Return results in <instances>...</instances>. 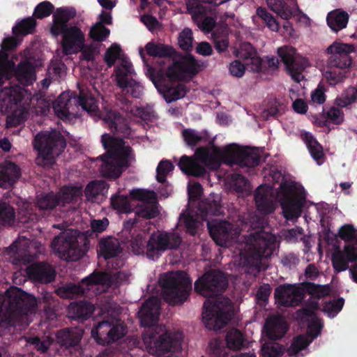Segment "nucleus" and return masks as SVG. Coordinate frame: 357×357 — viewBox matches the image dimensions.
<instances>
[{
  "mask_svg": "<svg viewBox=\"0 0 357 357\" xmlns=\"http://www.w3.org/2000/svg\"><path fill=\"white\" fill-rule=\"evenodd\" d=\"M195 156H181L178 166L186 175L203 178L208 174L205 167L215 170L223 163L231 167H255L261 160L257 149L234 144L225 146L222 150L216 146H213L211 149L201 146L196 149Z\"/></svg>",
  "mask_w": 357,
  "mask_h": 357,
  "instance_id": "obj_1",
  "label": "nucleus"
},
{
  "mask_svg": "<svg viewBox=\"0 0 357 357\" xmlns=\"http://www.w3.org/2000/svg\"><path fill=\"white\" fill-rule=\"evenodd\" d=\"M103 121L105 126L116 137L106 132L101 136V143L106 151L100 155L102 162L100 172L104 177L116 179L130 166L134 158L133 150L130 146H126L123 139L130 136L131 128L128 119L115 110L108 111Z\"/></svg>",
  "mask_w": 357,
  "mask_h": 357,
  "instance_id": "obj_2",
  "label": "nucleus"
},
{
  "mask_svg": "<svg viewBox=\"0 0 357 357\" xmlns=\"http://www.w3.org/2000/svg\"><path fill=\"white\" fill-rule=\"evenodd\" d=\"M229 284L227 275L219 270H210L195 282V291L207 298L203 306V321L209 330L223 328L234 316V306L228 298L220 296Z\"/></svg>",
  "mask_w": 357,
  "mask_h": 357,
  "instance_id": "obj_3",
  "label": "nucleus"
},
{
  "mask_svg": "<svg viewBox=\"0 0 357 357\" xmlns=\"http://www.w3.org/2000/svg\"><path fill=\"white\" fill-rule=\"evenodd\" d=\"M160 311L159 300L152 296L145 301L138 312L142 326L149 327L142 335L144 344L149 354L153 356L176 352L182 349L181 332H170L165 326L157 325Z\"/></svg>",
  "mask_w": 357,
  "mask_h": 357,
  "instance_id": "obj_4",
  "label": "nucleus"
},
{
  "mask_svg": "<svg viewBox=\"0 0 357 357\" xmlns=\"http://www.w3.org/2000/svg\"><path fill=\"white\" fill-rule=\"evenodd\" d=\"M8 305L3 312V298L0 296V328H8L15 324L17 317L32 313L36 310L37 301L34 296L13 287L6 291Z\"/></svg>",
  "mask_w": 357,
  "mask_h": 357,
  "instance_id": "obj_5",
  "label": "nucleus"
},
{
  "mask_svg": "<svg viewBox=\"0 0 357 357\" xmlns=\"http://www.w3.org/2000/svg\"><path fill=\"white\" fill-rule=\"evenodd\" d=\"M181 241V238L176 233L152 234L148 241H146L144 234H139L132 237L130 246L135 255H144L146 251V257L149 259L155 260L165 250L178 248Z\"/></svg>",
  "mask_w": 357,
  "mask_h": 357,
  "instance_id": "obj_6",
  "label": "nucleus"
},
{
  "mask_svg": "<svg viewBox=\"0 0 357 357\" xmlns=\"http://www.w3.org/2000/svg\"><path fill=\"white\" fill-rule=\"evenodd\" d=\"M90 240L78 230L67 229L55 236L51 247L59 257L66 261H77L89 249Z\"/></svg>",
  "mask_w": 357,
  "mask_h": 357,
  "instance_id": "obj_7",
  "label": "nucleus"
},
{
  "mask_svg": "<svg viewBox=\"0 0 357 357\" xmlns=\"http://www.w3.org/2000/svg\"><path fill=\"white\" fill-rule=\"evenodd\" d=\"M331 54L327 60L328 70L324 76L330 85H336L347 77L352 63L350 53L355 52L354 45L335 42L326 49Z\"/></svg>",
  "mask_w": 357,
  "mask_h": 357,
  "instance_id": "obj_8",
  "label": "nucleus"
},
{
  "mask_svg": "<svg viewBox=\"0 0 357 357\" xmlns=\"http://www.w3.org/2000/svg\"><path fill=\"white\" fill-rule=\"evenodd\" d=\"M158 57L173 58L172 64L167 67L165 72L170 82L181 80L186 75L192 77L200 70V66L193 55H183L167 45L159 43Z\"/></svg>",
  "mask_w": 357,
  "mask_h": 357,
  "instance_id": "obj_9",
  "label": "nucleus"
},
{
  "mask_svg": "<svg viewBox=\"0 0 357 357\" xmlns=\"http://www.w3.org/2000/svg\"><path fill=\"white\" fill-rule=\"evenodd\" d=\"M164 300L171 305H182L189 298L192 281L182 271L169 272L159 280Z\"/></svg>",
  "mask_w": 357,
  "mask_h": 357,
  "instance_id": "obj_10",
  "label": "nucleus"
},
{
  "mask_svg": "<svg viewBox=\"0 0 357 357\" xmlns=\"http://www.w3.org/2000/svg\"><path fill=\"white\" fill-rule=\"evenodd\" d=\"M276 248L275 236L261 229L249 236L245 248V257L248 264L259 268L261 260L270 257Z\"/></svg>",
  "mask_w": 357,
  "mask_h": 357,
  "instance_id": "obj_11",
  "label": "nucleus"
},
{
  "mask_svg": "<svg viewBox=\"0 0 357 357\" xmlns=\"http://www.w3.org/2000/svg\"><path fill=\"white\" fill-rule=\"evenodd\" d=\"M66 146L64 137L56 130L40 132L33 140V147L38 151V165L51 167L55 163L54 155H60Z\"/></svg>",
  "mask_w": 357,
  "mask_h": 357,
  "instance_id": "obj_12",
  "label": "nucleus"
},
{
  "mask_svg": "<svg viewBox=\"0 0 357 357\" xmlns=\"http://www.w3.org/2000/svg\"><path fill=\"white\" fill-rule=\"evenodd\" d=\"M139 54L144 62L147 66V74L150 79L153 82L158 91L163 95L165 101L168 103L176 101L183 98L187 93L186 86L178 83L176 86H172L166 82V73L156 71L155 68L150 66L146 60L144 50H139Z\"/></svg>",
  "mask_w": 357,
  "mask_h": 357,
  "instance_id": "obj_13",
  "label": "nucleus"
},
{
  "mask_svg": "<svg viewBox=\"0 0 357 357\" xmlns=\"http://www.w3.org/2000/svg\"><path fill=\"white\" fill-rule=\"evenodd\" d=\"M127 333V328L120 319L111 317L99 322L91 331L92 336L97 343L109 344L121 338Z\"/></svg>",
  "mask_w": 357,
  "mask_h": 357,
  "instance_id": "obj_14",
  "label": "nucleus"
},
{
  "mask_svg": "<svg viewBox=\"0 0 357 357\" xmlns=\"http://www.w3.org/2000/svg\"><path fill=\"white\" fill-rule=\"evenodd\" d=\"M277 53L291 79L297 83L301 82L304 78L303 72L309 65L308 60L298 54L296 50L291 47H280Z\"/></svg>",
  "mask_w": 357,
  "mask_h": 357,
  "instance_id": "obj_15",
  "label": "nucleus"
},
{
  "mask_svg": "<svg viewBox=\"0 0 357 357\" xmlns=\"http://www.w3.org/2000/svg\"><path fill=\"white\" fill-rule=\"evenodd\" d=\"M207 227L213 240L220 246L229 245L238 237L236 229L227 220H208Z\"/></svg>",
  "mask_w": 357,
  "mask_h": 357,
  "instance_id": "obj_16",
  "label": "nucleus"
},
{
  "mask_svg": "<svg viewBox=\"0 0 357 357\" xmlns=\"http://www.w3.org/2000/svg\"><path fill=\"white\" fill-rule=\"evenodd\" d=\"M42 66L39 57L33 54L29 53L16 66L15 75L17 81L22 85L29 86L36 79V68Z\"/></svg>",
  "mask_w": 357,
  "mask_h": 357,
  "instance_id": "obj_17",
  "label": "nucleus"
},
{
  "mask_svg": "<svg viewBox=\"0 0 357 357\" xmlns=\"http://www.w3.org/2000/svg\"><path fill=\"white\" fill-rule=\"evenodd\" d=\"M188 13L197 26L204 32H211L215 25L213 17L206 16L207 10L200 0H185Z\"/></svg>",
  "mask_w": 357,
  "mask_h": 357,
  "instance_id": "obj_18",
  "label": "nucleus"
},
{
  "mask_svg": "<svg viewBox=\"0 0 357 357\" xmlns=\"http://www.w3.org/2000/svg\"><path fill=\"white\" fill-rule=\"evenodd\" d=\"M132 73V65L128 63H123L120 67L115 68V75L117 86L123 92L130 93L132 97L138 98L142 93V86L133 79H129L128 75Z\"/></svg>",
  "mask_w": 357,
  "mask_h": 357,
  "instance_id": "obj_19",
  "label": "nucleus"
},
{
  "mask_svg": "<svg viewBox=\"0 0 357 357\" xmlns=\"http://www.w3.org/2000/svg\"><path fill=\"white\" fill-rule=\"evenodd\" d=\"M124 278V273L120 271L112 274L106 271L95 270L82 280V284L84 286L85 290H89L91 287L96 285L109 288L113 285H119Z\"/></svg>",
  "mask_w": 357,
  "mask_h": 357,
  "instance_id": "obj_20",
  "label": "nucleus"
},
{
  "mask_svg": "<svg viewBox=\"0 0 357 357\" xmlns=\"http://www.w3.org/2000/svg\"><path fill=\"white\" fill-rule=\"evenodd\" d=\"M301 289L294 284H283L275 289L274 296L283 307H296L301 303Z\"/></svg>",
  "mask_w": 357,
  "mask_h": 357,
  "instance_id": "obj_21",
  "label": "nucleus"
},
{
  "mask_svg": "<svg viewBox=\"0 0 357 357\" xmlns=\"http://www.w3.org/2000/svg\"><path fill=\"white\" fill-rule=\"evenodd\" d=\"M60 35L62 36L61 45L65 54H69L84 47L85 36L78 26H70L64 29Z\"/></svg>",
  "mask_w": 357,
  "mask_h": 357,
  "instance_id": "obj_22",
  "label": "nucleus"
},
{
  "mask_svg": "<svg viewBox=\"0 0 357 357\" xmlns=\"http://www.w3.org/2000/svg\"><path fill=\"white\" fill-rule=\"evenodd\" d=\"M332 264L335 272L340 273L349 268V262L357 261V245L347 243L343 251H337L332 255Z\"/></svg>",
  "mask_w": 357,
  "mask_h": 357,
  "instance_id": "obj_23",
  "label": "nucleus"
},
{
  "mask_svg": "<svg viewBox=\"0 0 357 357\" xmlns=\"http://www.w3.org/2000/svg\"><path fill=\"white\" fill-rule=\"evenodd\" d=\"M77 11L73 7L57 8L53 14L52 24L50 27V32L52 36L57 37L62 33V31L69 27L68 23L75 18Z\"/></svg>",
  "mask_w": 357,
  "mask_h": 357,
  "instance_id": "obj_24",
  "label": "nucleus"
},
{
  "mask_svg": "<svg viewBox=\"0 0 357 357\" xmlns=\"http://www.w3.org/2000/svg\"><path fill=\"white\" fill-rule=\"evenodd\" d=\"M122 251L120 243L115 237L107 236L98 241V255L105 260L118 257Z\"/></svg>",
  "mask_w": 357,
  "mask_h": 357,
  "instance_id": "obj_25",
  "label": "nucleus"
},
{
  "mask_svg": "<svg viewBox=\"0 0 357 357\" xmlns=\"http://www.w3.org/2000/svg\"><path fill=\"white\" fill-rule=\"evenodd\" d=\"M21 169L15 163L6 160L0 165V186L11 187L20 177Z\"/></svg>",
  "mask_w": 357,
  "mask_h": 357,
  "instance_id": "obj_26",
  "label": "nucleus"
},
{
  "mask_svg": "<svg viewBox=\"0 0 357 357\" xmlns=\"http://www.w3.org/2000/svg\"><path fill=\"white\" fill-rule=\"evenodd\" d=\"M56 338L61 348L70 349L79 344L82 332L77 328H66L57 331Z\"/></svg>",
  "mask_w": 357,
  "mask_h": 357,
  "instance_id": "obj_27",
  "label": "nucleus"
},
{
  "mask_svg": "<svg viewBox=\"0 0 357 357\" xmlns=\"http://www.w3.org/2000/svg\"><path fill=\"white\" fill-rule=\"evenodd\" d=\"M255 201L257 209L264 215H268L275 211V206L270 190L259 186L255 193Z\"/></svg>",
  "mask_w": 357,
  "mask_h": 357,
  "instance_id": "obj_28",
  "label": "nucleus"
},
{
  "mask_svg": "<svg viewBox=\"0 0 357 357\" xmlns=\"http://www.w3.org/2000/svg\"><path fill=\"white\" fill-rule=\"evenodd\" d=\"M237 56L243 59L245 64L250 66L252 71L257 73L264 71V61L256 55L255 49L250 43L243 45Z\"/></svg>",
  "mask_w": 357,
  "mask_h": 357,
  "instance_id": "obj_29",
  "label": "nucleus"
},
{
  "mask_svg": "<svg viewBox=\"0 0 357 357\" xmlns=\"http://www.w3.org/2000/svg\"><path fill=\"white\" fill-rule=\"evenodd\" d=\"M220 201V197H217V199L209 197L199 202L197 212L203 220H207L208 216H218L222 213Z\"/></svg>",
  "mask_w": 357,
  "mask_h": 357,
  "instance_id": "obj_30",
  "label": "nucleus"
},
{
  "mask_svg": "<svg viewBox=\"0 0 357 357\" xmlns=\"http://www.w3.org/2000/svg\"><path fill=\"white\" fill-rule=\"evenodd\" d=\"M93 311V305L87 301L72 303L68 308V317L74 320H86L91 317Z\"/></svg>",
  "mask_w": 357,
  "mask_h": 357,
  "instance_id": "obj_31",
  "label": "nucleus"
},
{
  "mask_svg": "<svg viewBox=\"0 0 357 357\" xmlns=\"http://www.w3.org/2000/svg\"><path fill=\"white\" fill-rule=\"evenodd\" d=\"M264 329L268 337L273 340L281 339L287 333V324L279 317H273L266 320Z\"/></svg>",
  "mask_w": 357,
  "mask_h": 357,
  "instance_id": "obj_32",
  "label": "nucleus"
},
{
  "mask_svg": "<svg viewBox=\"0 0 357 357\" xmlns=\"http://www.w3.org/2000/svg\"><path fill=\"white\" fill-rule=\"evenodd\" d=\"M28 273L34 280L43 283H50L54 280V270L42 263L35 264L28 268Z\"/></svg>",
  "mask_w": 357,
  "mask_h": 357,
  "instance_id": "obj_33",
  "label": "nucleus"
},
{
  "mask_svg": "<svg viewBox=\"0 0 357 357\" xmlns=\"http://www.w3.org/2000/svg\"><path fill=\"white\" fill-rule=\"evenodd\" d=\"M284 217L291 220L300 216L303 205V200L298 196L280 201Z\"/></svg>",
  "mask_w": 357,
  "mask_h": 357,
  "instance_id": "obj_34",
  "label": "nucleus"
},
{
  "mask_svg": "<svg viewBox=\"0 0 357 357\" xmlns=\"http://www.w3.org/2000/svg\"><path fill=\"white\" fill-rule=\"evenodd\" d=\"M301 287H298L299 289H301V301L303 298L304 294L305 293L309 294L313 298H316L317 299L321 298V297L328 296L331 292L330 287L326 285H320L316 284L313 282H304L301 283Z\"/></svg>",
  "mask_w": 357,
  "mask_h": 357,
  "instance_id": "obj_35",
  "label": "nucleus"
},
{
  "mask_svg": "<svg viewBox=\"0 0 357 357\" xmlns=\"http://www.w3.org/2000/svg\"><path fill=\"white\" fill-rule=\"evenodd\" d=\"M56 194L59 197V206H65L66 204L76 203L81 199L82 189L77 186H64Z\"/></svg>",
  "mask_w": 357,
  "mask_h": 357,
  "instance_id": "obj_36",
  "label": "nucleus"
},
{
  "mask_svg": "<svg viewBox=\"0 0 357 357\" xmlns=\"http://www.w3.org/2000/svg\"><path fill=\"white\" fill-rule=\"evenodd\" d=\"M36 204L41 211H52L59 206V197L54 192L41 193L36 197Z\"/></svg>",
  "mask_w": 357,
  "mask_h": 357,
  "instance_id": "obj_37",
  "label": "nucleus"
},
{
  "mask_svg": "<svg viewBox=\"0 0 357 357\" xmlns=\"http://www.w3.org/2000/svg\"><path fill=\"white\" fill-rule=\"evenodd\" d=\"M349 15L345 11L334 10L327 15L328 26L335 32L343 29L347 26Z\"/></svg>",
  "mask_w": 357,
  "mask_h": 357,
  "instance_id": "obj_38",
  "label": "nucleus"
},
{
  "mask_svg": "<svg viewBox=\"0 0 357 357\" xmlns=\"http://www.w3.org/2000/svg\"><path fill=\"white\" fill-rule=\"evenodd\" d=\"M305 142L312 158L318 165H321L324 158L322 146L308 132L305 135Z\"/></svg>",
  "mask_w": 357,
  "mask_h": 357,
  "instance_id": "obj_39",
  "label": "nucleus"
},
{
  "mask_svg": "<svg viewBox=\"0 0 357 357\" xmlns=\"http://www.w3.org/2000/svg\"><path fill=\"white\" fill-rule=\"evenodd\" d=\"M110 203L112 208L119 213L127 214L133 211L130 199L127 195H120L117 192L111 197Z\"/></svg>",
  "mask_w": 357,
  "mask_h": 357,
  "instance_id": "obj_40",
  "label": "nucleus"
},
{
  "mask_svg": "<svg viewBox=\"0 0 357 357\" xmlns=\"http://www.w3.org/2000/svg\"><path fill=\"white\" fill-rule=\"evenodd\" d=\"M85 291L82 282L80 284L68 283L59 287L56 293L60 298L73 299L77 296L84 294Z\"/></svg>",
  "mask_w": 357,
  "mask_h": 357,
  "instance_id": "obj_41",
  "label": "nucleus"
},
{
  "mask_svg": "<svg viewBox=\"0 0 357 357\" xmlns=\"http://www.w3.org/2000/svg\"><path fill=\"white\" fill-rule=\"evenodd\" d=\"M76 103L84 110L89 113L96 112L98 109L97 101L91 94L85 93L83 90L79 91V96L73 93Z\"/></svg>",
  "mask_w": 357,
  "mask_h": 357,
  "instance_id": "obj_42",
  "label": "nucleus"
},
{
  "mask_svg": "<svg viewBox=\"0 0 357 357\" xmlns=\"http://www.w3.org/2000/svg\"><path fill=\"white\" fill-rule=\"evenodd\" d=\"M36 20L33 17L22 20L13 27V33L15 37L24 36L34 32Z\"/></svg>",
  "mask_w": 357,
  "mask_h": 357,
  "instance_id": "obj_43",
  "label": "nucleus"
},
{
  "mask_svg": "<svg viewBox=\"0 0 357 357\" xmlns=\"http://www.w3.org/2000/svg\"><path fill=\"white\" fill-rule=\"evenodd\" d=\"M226 344L229 349L240 350L244 347L245 337L237 328H231L227 332Z\"/></svg>",
  "mask_w": 357,
  "mask_h": 357,
  "instance_id": "obj_44",
  "label": "nucleus"
},
{
  "mask_svg": "<svg viewBox=\"0 0 357 357\" xmlns=\"http://www.w3.org/2000/svg\"><path fill=\"white\" fill-rule=\"evenodd\" d=\"M0 100L3 107L11 109L21 102L22 96L15 89H5L0 93Z\"/></svg>",
  "mask_w": 357,
  "mask_h": 357,
  "instance_id": "obj_45",
  "label": "nucleus"
},
{
  "mask_svg": "<svg viewBox=\"0 0 357 357\" xmlns=\"http://www.w3.org/2000/svg\"><path fill=\"white\" fill-rule=\"evenodd\" d=\"M184 141L188 146L193 147L197 146L199 142L208 140L206 132L199 133L193 129H184L182 132Z\"/></svg>",
  "mask_w": 357,
  "mask_h": 357,
  "instance_id": "obj_46",
  "label": "nucleus"
},
{
  "mask_svg": "<svg viewBox=\"0 0 357 357\" xmlns=\"http://www.w3.org/2000/svg\"><path fill=\"white\" fill-rule=\"evenodd\" d=\"M15 220L14 208L6 202H0V225L11 226Z\"/></svg>",
  "mask_w": 357,
  "mask_h": 357,
  "instance_id": "obj_47",
  "label": "nucleus"
},
{
  "mask_svg": "<svg viewBox=\"0 0 357 357\" xmlns=\"http://www.w3.org/2000/svg\"><path fill=\"white\" fill-rule=\"evenodd\" d=\"M71 104V98L64 93L61 94L54 104L53 108L57 115L60 117H68L69 112V105Z\"/></svg>",
  "mask_w": 357,
  "mask_h": 357,
  "instance_id": "obj_48",
  "label": "nucleus"
},
{
  "mask_svg": "<svg viewBox=\"0 0 357 357\" xmlns=\"http://www.w3.org/2000/svg\"><path fill=\"white\" fill-rule=\"evenodd\" d=\"M338 236L347 243L357 244V229L353 225L346 224L338 231Z\"/></svg>",
  "mask_w": 357,
  "mask_h": 357,
  "instance_id": "obj_49",
  "label": "nucleus"
},
{
  "mask_svg": "<svg viewBox=\"0 0 357 357\" xmlns=\"http://www.w3.org/2000/svg\"><path fill=\"white\" fill-rule=\"evenodd\" d=\"M256 13L257 16L264 22L271 31H278L279 30L280 24L278 22L265 8L259 7L257 9Z\"/></svg>",
  "mask_w": 357,
  "mask_h": 357,
  "instance_id": "obj_50",
  "label": "nucleus"
},
{
  "mask_svg": "<svg viewBox=\"0 0 357 357\" xmlns=\"http://www.w3.org/2000/svg\"><path fill=\"white\" fill-rule=\"evenodd\" d=\"M110 30L105 26H101L100 23H96L89 31V37L94 41H105L109 36Z\"/></svg>",
  "mask_w": 357,
  "mask_h": 357,
  "instance_id": "obj_51",
  "label": "nucleus"
},
{
  "mask_svg": "<svg viewBox=\"0 0 357 357\" xmlns=\"http://www.w3.org/2000/svg\"><path fill=\"white\" fill-rule=\"evenodd\" d=\"M307 337L304 335H299L295 337L289 347L287 351L289 355H296L299 351L305 349L311 343Z\"/></svg>",
  "mask_w": 357,
  "mask_h": 357,
  "instance_id": "obj_52",
  "label": "nucleus"
},
{
  "mask_svg": "<svg viewBox=\"0 0 357 357\" xmlns=\"http://www.w3.org/2000/svg\"><path fill=\"white\" fill-rule=\"evenodd\" d=\"M54 10V5L48 1H44L39 3L34 8L33 17L36 19H43L49 17Z\"/></svg>",
  "mask_w": 357,
  "mask_h": 357,
  "instance_id": "obj_53",
  "label": "nucleus"
},
{
  "mask_svg": "<svg viewBox=\"0 0 357 357\" xmlns=\"http://www.w3.org/2000/svg\"><path fill=\"white\" fill-rule=\"evenodd\" d=\"M263 357H280L284 353V347L277 342H266L261 347Z\"/></svg>",
  "mask_w": 357,
  "mask_h": 357,
  "instance_id": "obj_54",
  "label": "nucleus"
},
{
  "mask_svg": "<svg viewBox=\"0 0 357 357\" xmlns=\"http://www.w3.org/2000/svg\"><path fill=\"white\" fill-rule=\"evenodd\" d=\"M135 213L138 218L150 220L157 217L159 211L155 204H144L139 206Z\"/></svg>",
  "mask_w": 357,
  "mask_h": 357,
  "instance_id": "obj_55",
  "label": "nucleus"
},
{
  "mask_svg": "<svg viewBox=\"0 0 357 357\" xmlns=\"http://www.w3.org/2000/svg\"><path fill=\"white\" fill-rule=\"evenodd\" d=\"M107 183L104 181H92L85 188V195L89 197H96L98 195L103 193L106 188Z\"/></svg>",
  "mask_w": 357,
  "mask_h": 357,
  "instance_id": "obj_56",
  "label": "nucleus"
},
{
  "mask_svg": "<svg viewBox=\"0 0 357 357\" xmlns=\"http://www.w3.org/2000/svg\"><path fill=\"white\" fill-rule=\"evenodd\" d=\"M178 45L181 49L190 52L192 50V32L189 28H185L178 36Z\"/></svg>",
  "mask_w": 357,
  "mask_h": 357,
  "instance_id": "obj_57",
  "label": "nucleus"
},
{
  "mask_svg": "<svg viewBox=\"0 0 357 357\" xmlns=\"http://www.w3.org/2000/svg\"><path fill=\"white\" fill-rule=\"evenodd\" d=\"M174 168L173 164L167 160H161L156 169V178L159 183H165L167 181V176L169 172H172Z\"/></svg>",
  "mask_w": 357,
  "mask_h": 357,
  "instance_id": "obj_58",
  "label": "nucleus"
},
{
  "mask_svg": "<svg viewBox=\"0 0 357 357\" xmlns=\"http://www.w3.org/2000/svg\"><path fill=\"white\" fill-rule=\"evenodd\" d=\"M121 52V48L119 45L113 43L105 52L104 55V61L106 65L110 68L113 66L119 57Z\"/></svg>",
  "mask_w": 357,
  "mask_h": 357,
  "instance_id": "obj_59",
  "label": "nucleus"
},
{
  "mask_svg": "<svg viewBox=\"0 0 357 357\" xmlns=\"http://www.w3.org/2000/svg\"><path fill=\"white\" fill-rule=\"evenodd\" d=\"M344 300L343 298H339L326 303L323 307V312L326 313L328 317H333L335 316L343 307Z\"/></svg>",
  "mask_w": 357,
  "mask_h": 357,
  "instance_id": "obj_60",
  "label": "nucleus"
},
{
  "mask_svg": "<svg viewBox=\"0 0 357 357\" xmlns=\"http://www.w3.org/2000/svg\"><path fill=\"white\" fill-rule=\"evenodd\" d=\"M78 50L81 51V59L86 61H94L96 56L100 54L99 47L93 45H85L84 44V47L79 48Z\"/></svg>",
  "mask_w": 357,
  "mask_h": 357,
  "instance_id": "obj_61",
  "label": "nucleus"
},
{
  "mask_svg": "<svg viewBox=\"0 0 357 357\" xmlns=\"http://www.w3.org/2000/svg\"><path fill=\"white\" fill-rule=\"evenodd\" d=\"M278 196L280 201L297 197L295 193L294 185L287 181L281 183L279 188Z\"/></svg>",
  "mask_w": 357,
  "mask_h": 357,
  "instance_id": "obj_62",
  "label": "nucleus"
},
{
  "mask_svg": "<svg viewBox=\"0 0 357 357\" xmlns=\"http://www.w3.org/2000/svg\"><path fill=\"white\" fill-rule=\"evenodd\" d=\"M183 224L185 227L186 232L191 236L197 234L199 222L192 215L188 214L183 216Z\"/></svg>",
  "mask_w": 357,
  "mask_h": 357,
  "instance_id": "obj_63",
  "label": "nucleus"
},
{
  "mask_svg": "<svg viewBox=\"0 0 357 357\" xmlns=\"http://www.w3.org/2000/svg\"><path fill=\"white\" fill-rule=\"evenodd\" d=\"M130 195L132 199L149 202V200L155 198V193L153 191H147L142 189H133L130 192Z\"/></svg>",
  "mask_w": 357,
  "mask_h": 357,
  "instance_id": "obj_64",
  "label": "nucleus"
}]
</instances>
